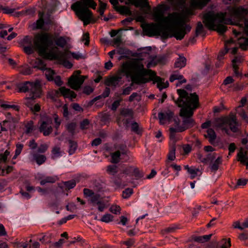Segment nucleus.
Segmentation results:
<instances>
[{"label":"nucleus","mask_w":248,"mask_h":248,"mask_svg":"<svg viewBox=\"0 0 248 248\" xmlns=\"http://www.w3.org/2000/svg\"><path fill=\"white\" fill-rule=\"evenodd\" d=\"M33 160L35 161L39 165L43 164L46 160V157L45 155H39L36 153L32 154Z\"/></svg>","instance_id":"nucleus-25"},{"label":"nucleus","mask_w":248,"mask_h":248,"mask_svg":"<svg viewBox=\"0 0 248 248\" xmlns=\"http://www.w3.org/2000/svg\"><path fill=\"white\" fill-rule=\"evenodd\" d=\"M212 235V234H210L208 235L195 236L193 238V240L199 243H204L208 241L210 239Z\"/></svg>","instance_id":"nucleus-32"},{"label":"nucleus","mask_w":248,"mask_h":248,"mask_svg":"<svg viewBox=\"0 0 248 248\" xmlns=\"http://www.w3.org/2000/svg\"><path fill=\"white\" fill-rule=\"evenodd\" d=\"M153 73L154 74L152 73L150 77L147 79L149 80V82L150 81H153L154 84L156 83L157 87L160 91L169 86V84L168 81H166V82L165 83L164 82V79L160 77L157 76L156 73L155 71H153Z\"/></svg>","instance_id":"nucleus-15"},{"label":"nucleus","mask_w":248,"mask_h":248,"mask_svg":"<svg viewBox=\"0 0 248 248\" xmlns=\"http://www.w3.org/2000/svg\"><path fill=\"white\" fill-rule=\"evenodd\" d=\"M56 181V178L53 176H46L42 179L40 181V184L42 186L46 183H54Z\"/></svg>","instance_id":"nucleus-38"},{"label":"nucleus","mask_w":248,"mask_h":248,"mask_svg":"<svg viewBox=\"0 0 248 248\" xmlns=\"http://www.w3.org/2000/svg\"><path fill=\"white\" fill-rule=\"evenodd\" d=\"M10 155V152L7 150L3 154H0V161L5 162L7 160V157Z\"/></svg>","instance_id":"nucleus-57"},{"label":"nucleus","mask_w":248,"mask_h":248,"mask_svg":"<svg viewBox=\"0 0 248 248\" xmlns=\"http://www.w3.org/2000/svg\"><path fill=\"white\" fill-rule=\"evenodd\" d=\"M179 127L174 128V127H170V140H175V133L176 132H182V131H179Z\"/></svg>","instance_id":"nucleus-45"},{"label":"nucleus","mask_w":248,"mask_h":248,"mask_svg":"<svg viewBox=\"0 0 248 248\" xmlns=\"http://www.w3.org/2000/svg\"><path fill=\"white\" fill-rule=\"evenodd\" d=\"M210 0H191V5L197 8H202Z\"/></svg>","instance_id":"nucleus-22"},{"label":"nucleus","mask_w":248,"mask_h":248,"mask_svg":"<svg viewBox=\"0 0 248 248\" xmlns=\"http://www.w3.org/2000/svg\"><path fill=\"white\" fill-rule=\"evenodd\" d=\"M227 14V12L215 14L213 11H209L203 15V23L209 30H215L217 23H226Z\"/></svg>","instance_id":"nucleus-6"},{"label":"nucleus","mask_w":248,"mask_h":248,"mask_svg":"<svg viewBox=\"0 0 248 248\" xmlns=\"http://www.w3.org/2000/svg\"><path fill=\"white\" fill-rule=\"evenodd\" d=\"M63 185L66 189H71L75 187L76 185V182L75 180H71L63 182Z\"/></svg>","instance_id":"nucleus-41"},{"label":"nucleus","mask_w":248,"mask_h":248,"mask_svg":"<svg viewBox=\"0 0 248 248\" xmlns=\"http://www.w3.org/2000/svg\"><path fill=\"white\" fill-rule=\"evenodd\" d=\"M222 163V158L221 157H218L214 163L210 165V168L212 171L214 172H216L218 169L219 165Z\"/></svg>","instance_id":"nucleus-30"},{"label":"nucleus","mask_w":248,"mask_h":248,"mask_svg":"<svg viewBox=\"0 0 248 248\" xmlns=\"http://www.w3.org/2000/svg\"><path fill=\"white\" fill-rule=\"evenodd\" d=\"M51 35L47 32L36 34L33 44L40 56L49 60H59L64 57V53L61 51L55 52L52 50L47 51L48 48L53 45Z\"/></svg>","instance_id":"nucleus-3"},{"label":"nucleus","mask_w":248,"mask_h":248,"mask_svg":"<svg viewBox=\"0 0 248 248\" xmlns=\"http://www.w3.org/2000/svg\"><path fill=\"white\" fill-rule=\"evenodd\" d=\"M60 95V92L59 90H54L48 93V96L51 99L55 100L56 98L58 97Z\"/></svg>","instance_id":"nucleus-55"},{"label":"nucleus","mask_w":248,"mask_h":248,"mask_svg":"<svg viewBox=\"0 0 248 248\" xmlns=\"http://www.w3.org/2000/svg\"><path fill=\"white\" fill-rule=\"evenodd\" d=\"M48 149V146L46 144H42L40 145L38 148V152L40 153H44Z\"/></svg>","instance_id":"nucleus-62"},{"label":"nucleus","mask_w":248,"mask_h":248,"mask_svg":"<svg viewBox=\"0 0 248 248\" xmlns=\"http://www.w3.org/2000/svg\"><path fill=\"white\" fill-rule=\"evenodd\" d=\"M121 114L124 116H132L133 115V111L132 109L123 108L121 111Z\"/></svg>","instance_id":"nucleus-54"},{"label":"nucleus","mask_w":248,"mask_h":248,"mask_svg":"<svg viewBox=\"0 0 248 248\" xmlns=\"http://www.w3.org/2000/svg\"><path fill=\"white\" fill-rule=\"evenodd\" d=\"M155 18V20H156ZM155 21L159 22L161 23L159 24H156L154 23H145L141 25V27L142 29L144 35L149 37L161 35V36L162 37V31H166V25L161 21Z\"/></svg>","instance_id":"nucleus-10"},{"label":"nucleus","mask_w":248,"mask_h":248,"mask_svg":"<svg viewBox=\"0 0 248 248\" xmlns=\"http://www.w3.org/2000/svg\"><path fill=\"white\" fill-rule=\"evenodd\" d=\"M111 179L112 183L114 185L115 189L119 188L122 186V180L120 174L117 175H113V177H111Z\"/></svg>","instance_id":"nucleus-27"},{"label":"nucleus","mask_w":248,"mask_h":248,"mask_svg":"<svg viewBox=\"0 0 248 248\" xmlns=\"http://www.w3.org/2000/svg\"><path fill=\"white\" fill-rule=\"evenodd\" d=\"M166 62V58L165 56H158L154 57L147 64V67L155 66L157 64H164Z\"/></svg>","instance_id":"nucleus-19"},{"label":"nucleus","mask_w":248,"mask_h":248,"mask_svg":"<svg viewBox=\"0 0 248 248\" xmlns=\"http://www.w3.org/2000/svg\"><path fill=\"white\" fill-rule=\"evenodd\" d=\"M237 160L248 167V156L247 155L246 152H244L242 149L237 153Z\"/></svg>","instance_id":"nucleus-20"},{"label":"nucleus","mask_w":248,"mask_h":248,"mask_svg":"<svg viewBox=\"0 0 248 248\" xmlns=\"http://www.w3.org/2000/svg\"><path fill=\"white\" fill-rule=\"evenodd\" d=\"M227 10L231 17H235L238 20L233 22L229 18L228 21L231 24L237 26L238 29H233L232 32L239 41L240 47L245 50L248 47V19L246 18L248 15V10L242 6H230Z\"/></svg>","instance_id":"nucleus-2"},{"label":"nucleus","mask_w":248,"mask_h":248,"mask_svg":"<svg viewBox=\"0 0 248 248\" xmlns=\"http://www.w3.org/2000/svg\"><path fill=\"white\" fill-rule=\"evenodd\" d=\"M248 179L244 178H240L237 180L236 186H244L248 183Z\"/></svg>","instance_id":"nucleus-63"},{"label":"nucleus","mask_w":248,"mask_h":248,"mask_svg":"<svg viewBox=\"0 0 248 248\" xmlns=\"http://www.w3.org/2000/svg\"><path fill=\"white\" fill-rule=\"evenodd\" d=\"M40 123V125L39 127L40 132L43 133L45 136L50 135L53 131L51 126L52 124V118L47 116H44L41 118Z\"/></svg>","instance_id":"nucleus-13"},{"label":"nucleus","mask_w":248,"mask_h":248,"mask_svg":"<svg viewBox=\"0 0 248 248\" xmlns=\"http://www.w3.org/2000/svg\"><path fill=\"white\" fill-rule=\"evenodd\" d=\"M174 116V113L171 110L168 109L165 112H160L158 113L159 123L161 125L166 124V121L170 122Z\"/></svg>","instance_id":"nucleus-16"},{"label":"nucleus","mask_w":248,"mask_h":248,"mask_svg":"<svg viewBox=\"0 0 248 248\" xmlns=\"http://www.w3.org/2000/svg\"><path fill=\"white\" fill-rule=\"evenodd\" d=\"M175 158V147L173 146L168 155V159L170 160H174Z\"/></svg>","instance_id":"nucleus-56"},{"label":"nucleus","mask_w":248,"mask_h":248,"mask_svg":"<svg viewBox=\"0 0 248 248\" xmlns=\"http://www.w3.org/2000/svg\"><path fill=\"white\" fill-rule=\"evenodd\" d=\"M81 2L77 1L72 5V8L76 12L79 19L83 22L84 25H87L90 23L93 14L91 11L87 7L81 6Z\"/></svg>","instance_id":"nucleus-12"},{"label":"nucleus","mask_w":248,"mask_h":248,"mask_svg":"<svg viewBox=\"0 0 248 248\" xmlns=\"http://www.w3.org/2000/svg\"><path fill=\"white\" fill-rule=\"evenodd\" d=\"M176 79L180 80L176 84L177 86H178L182 84V83H184L186 82V80L185 78H184V77L183 75L172 74L170 76V82H172Z\"/></svg>","instance_id":"nucleus-24"},{"label":"nucleus","mask_w":248,"mask_h":248,"mask_svg":"<svg viewBox=\"0 0 248 248\" xmlns=\"http://www.w3.org/2000/svg\"><path fill=\"white\" fill-rule=\"evenodd\" d=\"M25 133L26 134H29L32 132L35 129V126L32 121L28 122L25 125Z\"/></svg>","instance_id":"nucleus-33"},{"label":"nucleus","mask_w":248,"mask_h":248,"mask_svg":"<svg viewBox=\"0 0 248 248\" xmlns=\"http://www.w3.org/2000/svg\"><path fill=\"white\" fill-rule=\"evenodd\" d=\"M131 131L138 135L142 134V130L139 127L138 124L135 122L131 124Z\"/></svg>","instance_id":"nucleus-43"},{"label":"nucleus","mask_w":248,"mask_h":248,"mask_svg":"<svg viewBox=\"0 0 248 248\" xmlns=\"http://www.w3.org/2000/svg\"><path fill=\"white\" fill-rule=\"evenodd\" d=\"M186 60L185 57L183 56H180L177 58L174 63V67L182 68L185 67L186 65Z\"/></svg>","instance_id":"nucleus-26"},{"label":"nucleus","mask_w":248,"mask_h":248,"mask_svg":"<svg viewBox=\"0 0 248 248\" xmlns=\"http://www.w3.org/2000/svg\"><path fill=\"white\" fill-rule=\"evenodd\" d=\"M77 75L73 74L68 80V85L73 89L78 90L85 80V77L78 75L80 74V71H77Z\"/></svg>","instance_id":"nucleus-14"},{"label":"nucleus","mask_w":248,"mask_h":248,"mask_svg":"<svg viewBox=\"0 0 248 248\" xmlns=\"http://www.w3.org/2000/svg\"><path fill=\"white\" fill-rule=\"evenodd\" d=\"M121 211V208L120 206L116 204H112L109 207V211L115 215H120Z\"/></svg>","instance_id":"nucleus-42"},{"label":"nucleus","mask_w":248,"mask_h":248,"mask_svg":"<svg viewBox=\"0 0 248 248\" xmlns=\"http://www.w3.org/2000/svg\"><path fill=\"white\" fill-rule=\"evenodd\" d=\"M195 124V121L192 118H183L182 125L179 126V131L183 132L193 127Z\"/></svg>","instance_id":"nucleus-18"},{"label":"nucleus","mask_w":248,"mask_h":248,"mask_svg":"<svg viewBox=\"0 0 248 248\" xmlns=\"http://www.w3.org/2000/svg\"><path fill=\"white\" fill-rule=\"evenodd\" d=\"M31 38L29 36H26L21 41V44L23 45H29L30 46L31 45Z\"/></svg>","instance_id":"nucleus-60"},{"label":"nucleus","mask_w":248,"mask_h":248,"mask_svg":"<svg viewBox=\"0 0 248 248\" xmlns=\"http://www.w3.org/2000/svg\"><path fill=\"white\" fill-rule=\"evenodd\" d=\"M40 15H41L39 18L36 21V28L38 29H41L43 28L44 25V20L43 18V14L40 13Z\"/></svg>","instance_id":"nucleus-47"},{"label":"nucleus","mask_w":248,"mask_h":248,"mask_svg":"<svg viewBox=\"0 0 248 248\" xmlns=\"http://www.w3.org/2000/svg\"><path fill=\"white\" fill-rule=\"evenodd\" d=\"M199 171V169L196 168L194 167H191L190 170L188 172V173L190 174V178L191 179L195 178L198 174V172Z\"/></svg>","instance_id":"nucleus-49"},{"label":"nucleus","mask_w":248,"mask_h":248,"mask_svg":"<svg viewBox=\"0 0 248 248\" xmlns=\"http://www.w3.org/2000/svg\"><path fill=\"white\" fill-rule=\"evenodd\" d=\"M147 0H131L130 2L136 7H147L150 9V6Z\"/></svg>","instance_id":"nucleus-21"},{"label":"nucleus","mask_w":248,"mask_h":248,"mask_svg":"<svg viewBox=\"0 0 248 248\" xmlns=\"http://www.w3.org/2000/svg\"><path fill=\"white\" fill-rule=\"evenodd\" d=\"M207 135L205 137L209 138V141L211 144H213L217 138L215 131L212 128H209L207 130Z\"/></svg>","instance_id":"nucleus-31"},{"label":"nucleus","mask_w":248,"mask_h":248,"mask_svg":"<svg viewBox=\"0 0 248 248\" xmlns=\"http://www.w3.org/2000/svg\"><path fill=\"white\" fill-rule=\"evenodd\" d=\"M179 115L183 118H192L194 111L196 108L183 106L181 107Z\"/></svg>","instance_id":"nucleus-17"},{"label":"nucleus","mask_w":248,"mask_h":248,"mask_svg":"<svg viewBox=\"0 0 248 248\" xmlns=\"http://www.w3.org/2000/svg\"><path fill=\"white\" fill-rule=\"evenodd\" d=\"M85 198H89L88 201L93 206L97 205L98 210L103 212L108 207V201L98 193H95L89 188H84L83 190Z\"/></svg>","instance_id":"nucleus-8"},{"label":"nucleus","mask_w":248,"mask_h":248,"mask_svg":"<svg viewBox=\"0 0 248 248\" xmlns=\"http://www.w3.org/2000/svg\"><path fill=\"white\" fill-rule=\"evenodd\" d=\"M167 7L165 4H159L154 9V16L156 21H161L166 25V31H162V38L174 37L177 40H182L189 32L191 27L186 24V17L183 15L173 12L164 16Z\"/></svg>","instance_id":"nucleus-1"},{"label":"nucleus","mask_w":248,"mask_h":248,"mask_svg":"<svg viewBox=\"0 0 248 248\" xmlns=\"http://www.w3.org/2000/svg\"><path fill=\"white\" fill-rule=\"evenodd\" d=\"M40 69L42 70L45 71V76L48 81H53L54 76L55 75V72L54 70L50 68H46V65H44Z\"/></svg>","instance_id":"nucleus-23"},{"label":"nucleus","mask_w":248,"mask_h":248,"mask_svg":"<svg viewBox=\"0 0 248 248\" xmlns=\"http://www.w3.org/2000/svg\"><path fill=\"white\" fill-rule=\"evenodd\" d=\"M203 32V27L202 23L201 22H198L196 28L195 36L197 37L198 35H199L200 34H202Z\"/></svg>","instance_id":"nucleus-48"},{"label":"nucleus","mask_w":248,"mask_h":248,"mask_svg":"<svg viewBox=\"0 0 248 248\" xmlns=\"http://www.w3.org/2000/svg\"><path fill=\"white\" fill-rule=\"evenodd\" d=\"M33 100H27V102L26 103V105L29 107L33 111V112H39L41 109L40 105L37 103L34 105V106H32V105L31 104V101H33Z\"/></svg>","instance_id":"nucleus-35"},{"label":"nucleus","mask_w":248,"mask_h":248,"mask_svg":"<svg viewBox=\"0 0 248 248\" xmlns=\"http://www.w3.org/2000/svg\"><path fill=\"white\" fill-rule=\"evenodd\" d=\"M68 144H69V150L68 153L69 155H72L75 152L77 148V143L76 142L72 140H69L68 141Z\"/></svg>","instance_id":"nucleus-37"},{"label":"nucleus","mask_w":248,"mask_h":248,"mask_svg":"<svg viewBox=\"0 0 248 248\" xmlns=\"http://www.w3.org/2000/svg\"><path fill=\"white\" fill-rule=\"evenodd\" d=\"M19 72L23 75H29L32 73V68L28 65H25L19 68Z\"/></svg>","instance_id":"nucleus-34"},{"label":"nucleus","mask_w":248,"mask_h":248,"mask_svg":"<svg viewBox=\"0 0 248 248\" xmlns=\"http://www.w3.org/2000/svg\"><path fill=\"white\" fill-rule=\"evenodd\" d=\"M236 110L238 114L248 123V117L245 110L242 108V106H239Z\"/></svg>","instance_id":"nucleus-40"},{"label":"nucleus","mask_w":248,"mask_h":248,"mask_svg":"<svg viewBox=\"0 0 248 248\" xmlns=\"http://www.w3.org/2000/svg\"><path fill=\"white\" fill-rule=\"evenodd\" d=\"M66 44V41L63 37H60L56 41V44L61 47H63Z\"/></svg>","instance_id":"nucleus-53"},{"label":"nucleus","mask_w":248,"mask_h":248,"mask_svg":"<svg viewBox=\"0 0 248 248\" xmlns=\"http://www.w3.org/2000/svg\"><path fill=\"white\" fill-rule=\"evenodd\" d=\"M229 48L227 46L226 44L225 45L224 50H221L219 51L217 56V59L219 61L223 59L224 56L228 52Z\"/></svg>","instance_id":"nucleus-52"},{"label":"nucleus","mask_w":248,"mask_h":248,"mask_svg":"<svg viewBox=\"0 0 248 248\" xmlns=\"http://www.w3.org/2000/svg\"><path fill=\"white\" fill-rule=\"evenodd\" d=\"M42 236L40 238H38V240L40 241L42 244H46L50 243V242L48 240V237L44 233L41 234Z\"/></svg>","instance_id":"nucleus-61"},{"label":"nucleus","mask_w":248,"mask_h":248,"mask_svg":"<svg viewBox=\"0 0 248 248\" xmlns=\"http://www.w3.org/2000/svg\"><path fill=\"white\" fill-rule=\"evenodd\" d=\"M17 90L19 93H29V96L26 98L27 100H34L40 97L41 95V90L38 83L26 81L17 85Z\"/></svg>","instance_id":"nucleus-7"},{"label":"nucleus","mask_w":248,"mask_h":248,"mask_svg":"<svg viewBox=\"0 0 248 248\" xmlns=\"http://www.w3.org/2000/svg\"><path fill=\"white\" fill-rule=\"evenodd\" d=\"M59 91L60 94H61L64 97H68V94L70 91V89L66 88L65 87H62L59 88Z\"/></svg>","instance_id":"nucleus-51"},{"label":"nucleus","mask_w":248,"mask_h":248,"mask_svg":"<svg viewBox=\"0 0 248 248\" xmlns=\"http://www.w3.org/2000/svg\"><path fill=\"white\" fill-rule=\"evenodd\" d=\"M178 98L175 101V104L179 107L185 106L197 108L199 106V98L196 93L188 94L184 89H178Z\"/></svg>","instance_id":"nucleus-5"},{"label":"nucleus","mask_w":248,"mask_h":248,"mask_svg":"<svg viewBox=\"0 0 248 248\" xmlns=\"http://www.w3.org/2000/svg\"><path fill=\"white\" fill-rule=\"evenodd\" d=\"M81 6H84V7H88L93 8V9H95L96 8V6L97 5L96 2L94 1V0H81Z\"/></svg>","instance_id":"nucleus-28"},{"label":"nucleus","mask_w":248,"mask_h":248,"mask_svg":"<svg viewBox=\"0 0 248 248\" xmlns=\"http://www.w3.org/2000/svg\"><path fill=\"white\" fill-rule=\"evenodd\" d=\"M115 151L110 154V162L112 164H118L125 157H128L129 151L125 143H116L114 145Z\"/></svg>","instance_id":"nucleus-11"},{"label":"nucleus","mask_w":248,"mask_h":248,"mask_svg":"<svg viewBox=\"0 0 248 248\" xmlns=\"http://www.w3.org/2000/svg\"><path fill=\"white\" fill-rule=\"evenodd\" d=\"M53 118H54V122H55V127L57 130L61 124V120L59 118L58 115H57L56 114H55L53 115Z\"/></svg>","instance_id":"nucleus-59"},{"label":"nucleus","mask_w":248,"mask_h":248,"mask_svg":"<svg viewBox=\"0 0 248 248\" xmlns=\"http://www.w3.org/2000/svg\"><path fill=\"white\" fill-rule=\"evenodd\" d=\"M238 238L241 241L248 240V231H245L244 232L241 233Z\"/></svg>","instance_id":"nucleus-64"},{"label":"nucleus","mask_w":248,"mask_h":248,"mask_svg":"<svg viewBox=\"0 0 248 248\" xmlns=\"http://www.w3.org/2000/svg\"><path fill=\"white\" fill-rule=\"evenodd\" d=\"M119 165L117 164L109 165V174L112 175H115L119 171Z\"/></svg>","instance_id":"nucleus-46"},{"label":"nucleus","mask_w":248,"mask_h":248,"mask_svg":"<svg viewBox=\"0 0 248 248\" xmlns=\"http://www.w3.org/2000/svg\"><path fill=\"white\" fill-rule=\"evenodd\" d=\"M90 124L89 121L87 119H84L82 122H80V127L81 129H86L88 128Z\"/></svg>","instance_id":"nucleus-58"},{"label":"nucleus","mask_w":248,"mask_h":248,"mask_svg":"<svg viewBox=\"0 0 248 248\" xmlns=\"http://www.w3.org/2000/svg\"><path fill=\"white\" fill-rule=\"evenodd\" d=\"M76 126L77 124L76 123L71 122L66 124V128L69 133L72 135H74Z\"/></svg>","instance_id":"nucleus-44"},{"label":"nucleus","mask_w":248,"mask_h":248,"mask_svg":"<svg viewBox=\"0 0 248 248\" xmlns=\"http://www.w3.org/2000/svg\"><path fill=\"white\" fill-rule=\"evenodd\" d=\"M52 158L54 159L62 156V152L59 147L55 146L53 148L52 151Z\"/></svg>","instance_id":"nucleus-36"},{"label":"nucleus","mask_w":248,"mask_h":248,"mask_svg":"<svg viewBox=\"0 0 248 248\" xmlns=\"http://www.w3.org/2000/svg\"><path fill=\"white\" fill-rule=\"evenodd\" d=\"M228 125L232 131L236 132L238 131V123L235 114L230 112L229 116L218 118L216 120L215 125L217 127L221 128L228 133V129L223 128L225 125Z\"/></svg>","instance_id":"nucleus-9"},{"label":"nucleus","mask_w":248,"mask_h":248,"mask_svg":"<svg viewBox=\"0 0 248 248\" xmlns=\"http://www.w3.org/2000/svg\"><path fill=\"white\" fill-rule=\"evenodd\" d=\"M227 29V27L222 23H217L214 30L217 31L220 34H223L226 31Z\"/></svg>","instance_id":"nucleus-39"},{"label":"nucleus","mask_w":248,"mask_h":248,"mask_svg":"<svg viewBox=\"0 0 248 248\" xmlns=\"http://www.w3.org/2000/svg\"><path fill=\"white\" fill-rule=\"evenodd\" d=\"M122 69L126 74L130 76L132 83L138 85L149 82L148 78H145V76L150 77L154 71L144 68L141 61L138 59H134L123 63Z\"/></svg>","instance_id":"nucleus-4"},{"label":"nucleus","mask_w":248,"mask_h":248,"mask_svg":"<svg viewBox=\"0 0 248 248\" xmlns=\"http://www.w3.org/2000/svg\"><path fill=\"white\" fill-rule=\"evenodd\" d=\"M116 10L123 15H131L132 12L130 8L126 6H119L116 8Z\"/></svg>","instance_id":"nucleus-29"},{"label":"nucleus","mask_w":248,"mask_h":248,"mask_svg":"<svg viewBox=\"0 0 248 248\" xmlns=\"http://www.w3.org/2000/svg\"><path fill=\"white\" fill-rule=\"evenodd\" d=\"M133 190L132 188H127L123 191L122 197L124 199H127L133 194Z\"/></svg>","instance_id":"nucleus-50"}]
</instances>
